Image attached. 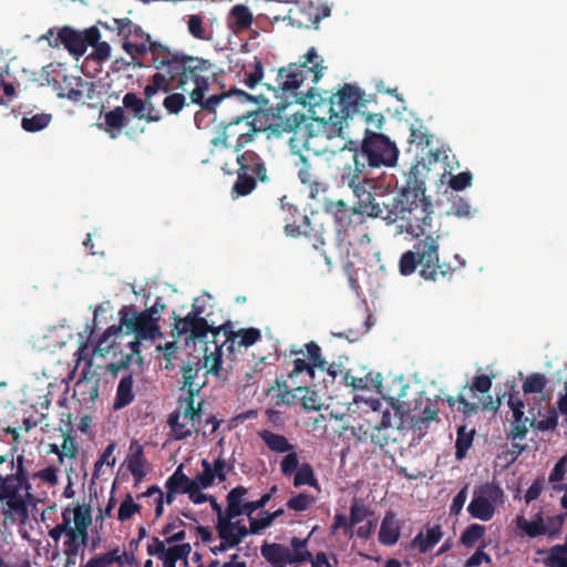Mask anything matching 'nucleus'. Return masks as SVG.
Masks as SVG:
<instances>
[{"mask_svg":"<svg viewBox=\"0 0 567 567\" xmlns=\"http://www.w3.org/2000/svg\"><path fill=\"white\" fill-rule=\"evenodd\" d=\"M150 54L155 73L150 76L143 90L144 99L134 92H127L122 101L124 110L126 109L137 120H144L147 123L159 122L163 116L154 106L153 97L159 92L181 90L189 94L192 103L200 106V111L195 114L198 127H200L199 122L204 112L215 114L214 121H216L218 105L230 94L218 93L205 97L213 68L210 61L172 49L161 42H151Z\"/></svg>","mask_w":567,"mask_h":567,"instance_id":"obj_1","label":"nucleus"},{"mask_svg":"<svg viewBox=\"0 0 567 567\" xmlns=\"http://www.w3.org/2000/svg\"><path fill=\"white\" fill-rule=\"evenodd\" d=\"M305 61L300 63H290L288 66L279 68L275 84L261 83L264 78V63L258 56H254L251 62L243 66L244 80L243 82L249 87L254 89L257 84H261L271 97L267 96L264 92L254 95L238 89H231L227 93L230 95L221 102L218 106L227 103L231 96H237L239 102H252L260 106H267L275 110L277 115H280L289 105L293 103H308L307 95L298 97L297 90L303 81L311 76V82L317 83L322 76V60L318 55L316 49L312 47L305 55Z\"/></svg>","mask_w":567,"mask_h":567,"instance_id":"obj_2","label":"nucleus"},{"mask_svg":"<svg viewBox=\"0 0 567 567\" xmlns=\"http://www.w3.org/2000/svg\"><path fill=\"white\" fill-rule=\"evenodd\" d=\"M307 99L311 106L328 101L329 118L324 122V130L329 137L341 136L348 121L354 118L367 125L364 131L378 132L385 121L383 111H389V107L379 106L377 94H365L358 85L349 83L326 99L311 87L307 92Z\"/></svg>","mask_w":567,"mask_h":567,"instance_id":"obj_3","label":"nucleus"},{"mask_svg":"<svg viewBox=\"0 0 567 567\" xmlns=\"http://www.w3.org/2000/svg\"><path fill=\"white\" fill-rule=\"evenodd\" d=\"M399 150L394 142L379 132L364 131V137L360 147L353 141H349L340 150L339 159L343 165H350L352 172H365L367 168L392 167L395 165Z\"/></svg>","mask_w":567,"mask_h":567,"instance_id":"obj_4","label":"nucleus"},{"mask_svg":"<svg viewBox=\"0 0 567 567\" xmlns=\"http://www.w3.org/2000/svg\"><path fill=\"white\" fill-rule=\"evenodd\" d=\"M413 237L415 243L412 249L403 252L399 260V271L402 276H410L419 268L423 279L436 281L454 271L450 262L440 259V234L434 231Z\"/></svg>","mask_w":567,"mask_h":567,"instance_id":"obj_5","label":"nucleus"},{"mask_svg":"<svg viewBox=\"0 0 567 567\" xmlns=\"http://www.w3.org/2000/svg\"><path fill=\"white\" fill-rule=\"evenodd\" d=\"M258 116V112L248 111L235 115L228 122L221 120L219 123L221 130L212 141L213 145L231 148L235 153L241 152L265 131L261 125H257L256 123Z\"/></svg>","mask_w":567,"mask_h":567,"instance_id":"obj_6","label":"nucleus"},{"mask_svg":"<svg viewBox=\"0 0 567 567\" xmlns=\"http://www.w3.org/2000/svg\"><path fill=\"white\" fill-rule=\"evenodd\" d=\"M328 210L333 215L338 245L365 246L371 239L363 215L343 200L331 203Z\"/></svg>","mask_w":567,"mask_h":567,"instance_id":"obj_7","label":"nucleus"},{"mask_svg":"<svg viewBox=\"0 0 567 567\" xmlns=\"http://www.w3.org/2000/svg\"><path fill=\"white\" fill-rule=\"evenodd\" d=\"M237 178L231 187L236 197L250 195L258 184H268L270 177L264 158L252 150L237 153Z\"/></svg>","mask_w":567,"mask_h":567,"instance_id":"obj_8","label":"nucleus"},{"mask_svg":"<svg viewBox=\"0 0 567 567\" xmlns=\"http://www.w3.org/2000/svg\"><path fill=\"white\" fill-rule=\"evenodd\" d=\"M313 530L306 538L292 537L290 546L292 550L282 544L267 543L261 545V556L275 567H286L292 564H302L309 561L312 554L307 549L308 542Z\"/></svg>","mask_w":567,"mask_h":567,"instance_id":"obj_9","label":"nucleus"},{"mask_svg":"<svg viewBox=\"0 0 567 567\" xmlns=\"http://www.w3.org/2000/svg\"><path fill=\"white\" fill-rule=\"evenodd\" d=\"M338 169L342 184L348 185L358 199V207L355 209L359 210L361 215L367 214L369 217H372L378 203L377 197L379 196L372 193L375 188L374 181L363 176L364 172L353 173L350 165H343L342 167H338Z\"/></svg>","mask_w":567,"mask_h":567,"instance_id":"obj_10","label":"nucleus"},{"mask_svg":"<svg viewBox=\"0 0 567 567\" xmlns=\"http://www.w3.org/2000/svg\"><path fill=\"white\" fill-rule=\"evenodd\" d=\"M17 487L1 485L0 503L4 525H24L29 519V506L34 505L35 497L32 493H20Z\"/></svg>","mask_w":567,"mask_h":567,"instance_id":"obj_11","label":"nucleus"},{"mask_svg":"<svg viewBox=\"0 0 567 567\" xmlns=\"http://www.w3.org/2000/svg\"><path fill=\"white\" fill-rule=\"evenodd\" d=\"M120 315V326L126 328V334H134V339L128 342L133 352L141 353L142 340L154 341L156 337H162L157 319L151 318L150 315L136 311L127 312L125 308L121 310Z\"/></svg>","mask_w":567,"mask_h":567,"instance_id":"obj_12","label":"nucleus"},{"mask_svg":"<svg viewBox=\"0 0 567 567\" xmlns=\"http://www.w3.org/2000/svg\"><path fill=\"white\" fill-rule=\"evenodd\" d=\"M411 198L405 206L404 218L405 229L412 236H422L431 233L433 207L425 194L419 195L409 190Z\"/></svg>","mask_w":567,"mask_h":567,"instance_id":"obj_13","label":"nucleus"},{"mask_svg":"<svg viewBox=\"0 0 567 567\" xmlns=\"http://www.w3.org/2000/svg\"><path fill=\"white\" fill-rule=\"evenodd\" d=\"M101 39L97 27L93 25L83 31L75 30L71 27H62L58 30L56 37L51 41L50 47L60 48L61 45L68 52L75 56H82L90 45L95 44Z\"/></svg>","mask_w":567,"mask_h":567,"instance_id":"obj_14","label":"nucleus"},{"mask_svg":"<svg viewBox=\"0 0 567 567\" xmlns=\"http://www.w3.org/2000/svg\"><path fill=\"white\" fill-rule=\"evenodd\" d=\"M504 492L498 484L485 483L476 487L474 496L467 506L473 518L488 522L493 518L497 505L503 503Z\"/></svg>","mask_w":567,"mask_h":567,"instance_id":"obj_15","label":"nucleus"},{"mask_svg":"<svg viewBox=\"0 0 567 567\" xmlns=\"http://www.w3.org/2000/svg\"><path fill=\"white\" fill-rule=\"evenodd\" d=\"M212 343L214 344V351L207 354L208 347L205 349L206 354L204 357V367L207 369V371L203 374V377H206L207 373H212L217 378H220L223 362L221 358L224 354L223 350L226 348V351L229 354H234L235 347L237 344V339L235 336H233L230 322H227L226 324H223L213 331Z\"/></svg>","mask_w":567,"mask_h":567,"instance_id":"obj_16","label":"nucleus"},{"mask_svg":"<svg viewBox=\"0 0 567 567\" xmlns=\"http://www.w3.org/2000/svg\"><path fill=\"white\" fill-rule=\"evenodd\" d=\"M373 212V218H381L388 224H394L404 218L405 206L411 198L409 190H402L398 195L382 194Z\"/></svg>","mask_w":567,"mask_h":567,"instance_id":"obj_17","label":"nucleus"},{"mask_svg":"<svg viewBox=\"0 0 567 567\" xmlns=\"http://www.w3.org/2000/svg\"><path fill=\"white\" fill-rule=\"evenodd\" d=\"M285 230L290 236H305L311 243L315 249H320L326 245V230L323 225L319 223L316 218H310L306 215L300 216V223L296 219L289 221L286 218Z\"/></svg>","mask_w":567,"mask_h":567,"instance_id":"obj_18","label":"nucleus"},{"mask_svg":"<svg viewBox=\"0 0 567 567\" xmlns=\"http://www.w3.org/2000/svg\"><path fill=\"white\" fill-rule=\"evenodd\" d=\"M248 494V489L238 485L234 487L227 494V507H228V517L236 518L241 514H246L247 516L252 515L257 509L264 508L268 502L271 499V494H264L259 499L243 503L244 497Z\"/></svg>","mask_w":567,"mask_h":567,"instance_id":"obj_19","label":"nucleus"},{"mask_svg":"<svg viewBox=\"0 0 567 567\" xmlns=\"http://www.w3.org/2000/svg\"><path fill=\"white\" fill-rule=\"evenodd\" d=\"M370 515H372V511L365 506L361 499L353 498L350 505L349 517L340 513L334 515L333 524L331 525V534L337 533L338 529H342L344 536L352 538L354 536L353 527L362 523Z\"/></svg>","mask_w":567,"mask_h":567,"instance_id":"obj_20","label":"nucleus"},{"mask_svg":"<svg viewBox=\"0 0 567 567\" xmlns=\"http://www.w3.org/2000/svg\"><path fill=\"white\" fill-rule=\"evenodd\" d=\"M214 330H216V328L208 324L206 319L181 318L179 316H174L172 336L177 339L186 336V340L205 341L209 333L213 336Z\"/></svg>","mask_w":567,"mask_h":567,"instance_id":"obj_21","label":"nucleus"},{"mask_svg":"<svg viewBox=\"0 0 567 567\" xmlns=\"http://www.w3.org/2000/svg\"><path fill=\"white\" fill-rule=\"evenodd\" d=\"M100 379L92 371V364L89 362L81 371L80 378L74 383L73 398L81 404L90 405L99 396Z\"/></svg>","mask_w":567,"mask_h":567,"instance_id":"obj_22","label":"nucleus"},{"mask_svg":"<svg viewBox=\"0 0 567 567\" xmlns=\"http://www.w3.org/2000/svg\"><path fill=\"white\" fill-rule=\"evenodd\" d=\"M508 406L513 413V421L508 437L512 440H524L528 432L527 425L530 426V417H527L524 414V401L511 393L508 398Z\"/></svg>","mask_w":567,"mask_h":567,"instance_id":"obj_23","label":"nucleus"},{"mask_svg":"<svg viewBox=\"0 0 567 567\" xmlns=\"http://www.w3.org/2000/svg\"><path fill=\"white\" fill-rule=\"evenodd\" d=\"M443 535L442 526L435 524L427 527L425 533L419 532L410 542V548L416 549L419 554H426L441 542Z\"/></svg>","mask_w":567,"mask_h":567,"instance_id":"obj_24","label":"nucleus"},{"mask_svg":"<svg viewBox=\"0 0 567 567\" xmlns=\"http://www.w3.org/2000/svg\"><path fill=\"white\" fill-rule=\"evenodd\" d=\"M401 536V523L392 511H388L381 522L378 534L379 542L384 546H394Z\"/></svg>","mask_w":567,"mask_h":567,"instance_id":"obj_25","label":"nucleus"},{"mask_svg":"<svg viewBox=\"0 0 567 567\" xmlns=\"http://www.w3.org/2000/svg\"><path fill=\"white\" fill-rule=\"evenodd\" d=\"M430 172L429 165L424 158L416 161L411 167L406 175V184L403 190H411L419 193V195L425 194V177Z\"/></svg>","mask_w":567,"mask_h":567,"instance_id":"obj_26","label":"nucleus"},{"mask_svg":"<svg viewBox=\"0 0 567 567\" xmlns=\"http://www.w3.org/2000/svg\"><path fill=\"white\" fill-rule=\"evenodd\" d=\"M74 528L70 533H74L80 544L86 546L89 539L87 528L92 524L91 507L89 505H76L73 508Z\"/></svg>","mask_w":567,"mask_h":567,"instance_id":"obj_27","label":"nucleus"},{"mask_svg":"<svg viewBox=\"0 0 567 567\" xmlns=\"http://www.w3.org/2000/svg\"><path fill=\"white\" fill-rule=\"evenodd\" d=\"M130 452L131 453L126 460L127 468L135 481L141 482L146 475V472L144 471L146 464L144 449L136 440H133L130 445Z\"/></svg>","mask_w":567,"mask_h":567,"instance_id":"obj_28","label":"nucleus"},{"mask_svg":"<svg viewBox=\"0 0 567 567\" xmlns=\"http://www.w3.org/2000/svg\"><path fill=\"white\" fill-rule=\"evenodd\" d=\"M24 457L23 455H19L17 457L16 464V473L3 476L4 482L2 485L17 487V489L22 492H28V496L32 493V485L30 480L31 474L27 472L23 466Z\"/></svg>","mask_w":567,"mask_h":567,"instance_id":"obj_29","label":"nucleus"},{"mask_svg":"<svg viewBox=\"0 0 567 567\" xmlns=\"http://www.w3.org/2000/svg\"><path fill=\"white\" fill-rule=\"evenodd\" d=\"M133 375L131 373L125 374L118 382L116 389V395L114 399L113 408L115 410H121L127 405H130L135 398V393L133 390Z\"/></svg>","mask_w":567,"mask_h":567,"instance_id":"obj_30","label":"nucleus"},{"mask_svg":"<svg viewBox=\"0 0 567 567\" xmlns=\"http://www.w3.org/2000/svg\"><path fill=\"white\" fill-rule=\"evenodd\" d=\"M258 436L271 452L284 454L295 450V445L282 434L261 430L258 432Z\"/></svg>","mask_w":567,"mask_h":567,"instance_id":"obj_31","label":"nucleus"},{"mask_svg":"<svg viewBox=\"0 0 567 567\" xmlns=\"http://www.w3.org/2000/svg\"><path fill=\"white\" fill-rule=\"evenodd\" d=\"M475 429H467L466 425H460L456 430L455 458L461 461L466 457L468 450L473 445Z\"/></svg>","mask_w":567,"mask_h":567,"instance_id":"obj_32","label":"nucleus"},{"mask_svg":"<svg viewBox=\"0 0 567 567\" xmlns=\"http://www.w3.org/2000/svg\"><path fill=\"white\" fill-rule=\"evenodd\" d=\"M204 364L199 363L192 365L187 364L182 368L183 379H184V388L187 389L188 394L190 396H196L200 389L205 385V381L196 382L195 380L198 378L199 372L203 370Z\"/></svg>","mask_w":567,"mask_h":567,"instance_id":"obj_33","label":"nucleus"},{"mask_svg":"<svg viewBox=\"0 0 567 567\" xmlns=\"http://www.w3.org/2000/svg\"><path fill=\"white\" fill-rule=\"evenodd\" d=\"M190 551L192 546L188 543L174 545L167 548L159 560L163 561L164 567H176V561L183 559L186 566Z\"/></svg>","mask_w":567,"mask_h":567,"instance_id":"obj_34","label":"nucleus"},{"mask_svg":"<svg viewBox=\"0 0 567 567\" xmlns=\"http://www.w3.org/2000/svg\"><path fill=\"white\" fill-rule=\"evenodd\" d=\"M516 527L532 538L545 535L544 517L540 512L536 514L535 519L533 520H527L523 515L517 516Z\"/></svg>","mask_w":567,"mask_h":567,"instance_id":"obj_35","label":"nucleus"},{"mask_svg":"<svg viewBox=\"0 0 567 567\" xmlns=\"http://www.w3.org/2000/svg\"><path fill=\"white\" fill-rule=\"evenodd\" d=\"M277 384V396H276V405H296L300 404V396L302 393H299V386L295 389H290L287 381L276 380Z\"/></svg>","mask_w":567,"mask_h":567,"instance_id":"obj_36","label":"nucleus"},{"mask_svg":"<svg viewBox=\"0 0 567 567\" xmlns=\"http://www.w3.org/2000/svg\"><path fill=\"white\" fill-rule=\"evenodd\" d=\"M122 332L121 326H111L107 328L102 336L99 338L94 353H99L101 357L110 353L111 350L115 347L114 339Z\"/></svg>","mask_w":567,"mask_h":567,"instance_id":"obj_37","label":"nucleus"},{"mask_svg":"<svg viewBox=\"0 0 567 567\" xmlns=\"http://www.w3.org/2000/svg\"><path fill=\"white\" fill-rule=\"evenodd\" d=\"M234 518L228 517V507L226 508V519L225 522L217 523V532L218 536L221 540L226 543V545L230 547H237L239 545V539L236 537L235 526L239 524V522H233Z\"/></svg>","mask_w":567,"mask_h":567,"instance_id":"obj_38","label":"nucleus"},{"mask_svg":"<svg viewBox=\"0 0 567 567\" xmlns=\"http://www.w3.org/2000/svg\"><path fill=\"white\" fill-rule=\"evenodd\" d=\"M168 424L176 440L187 439L193 434V432L198 431L196 424L192 423L189 426L187 421L181 422V414L178 412L169 414Z\"/></svg>","mask_w":567,"mask_h":567,"instance_id":"obj_39","label":"nucleus"},{"mask_svg":"<svg viewBox=\"0 0 567 567\" xmlns=\"http://www.w3.org/2000/svg\"><path fill=\"white\" fill-rule=\"evenodd\" d=\"M300 167L298 169V177L303 185H308L311 189L318 190L319 182L316 168L312 163L305 156H300Z\"/></svg>","mask_w":567,"mask_h":567,"instance_id":"obj_40","label":"nucleus"},{"mask_svg":"<svg viewBox=\"0 0 567 567\" xmlns=\"http://www.w3.org/2000/svg\"><path fill=\"white\" fill-rule=\"evenodd\" d=\"M165 486L174 487L177 493L187 494L195 485L192 480L183 472V465H179L167 478Z\"/></svg>","mask_w":567,"mask_h":567,"instance_id":"obj_41","label":"nucleus"},{"mask_svg":"<svg viewBox=\"0 0 567 567\" xmlns=\"http://www.w3.org/2000/svg\"><path fill=\"white\" fill-rule=\"evenodd\" d=\"M309 485L311 487L319 488L318 480L315 475L313 467L310 463H301L300 467L293 474V486L300 487Z\"/></svg>","mask_w":567,"mask_h":567,"instance_id":"obj_42","label":"nucleus"},{"mask_svg":"<svg viewBox=\"0 0 567 567\" xmlns=\"http://www.w3.org/2000/svg\"><path fill=\"white\" fill-rule=\"evenodd\" d=\"M178 90H172L165 93L166 96L163 100V107L171 115H177L186 105L185 91L177 92Z\"/></svg>","mask_w":567,"mask_h":567,"instance_id":"obj_43","label":"nucleus"},{"mask_svg":"<svg viewBox=\"0 0 567 567\" xmlns=\"http://www.w3.org/2000/svg\"><path fill=\"white\" fill-rule=\"evenodd\" d=\"M231 24L238 30L248 29L252 23V14L248 7L236 4L230 10Z\"/></svg>","mask_w":567,"mask_h":567,"instance_id":"obj_44","label":"nucleus"},{"mask_svg":"<svg viewBox=\"0 0 567 567\" xmlns=\"http://www.w3.org/2000/svg\"><path fill=\"white\" fill-rule=\"evenodd\" d=\"M51 120V114L38 113L30 117L23 116L21 120V126L27 132L35 133L45 128L50 124Z\"/></svg>","mask_w":567,"mask_h":567,"instance_id":"obj_45","label":"nucleus"},{"mask_svg":"<svg viewBox=\"0 0 567 567\" xmlns=\"http://www.w3.org/2000/svg\"><path fill=\"white\" fill-rule=\"evenodd\" d=\"M544 564L548 567H567V537L564 545H555L548 550Z\"/></svg>","mask_w":567,"mask_h":567,"instance_id":"obj_46","label":"nucleus"},{"mask_svg":"<svg viewBox=\"0 0 567 567\" xmlns=\"http://www.w3.org/2000/svg\"><path fill=\"white\" fill-rule=\"evenodd\" d=\"M486 528L480 524L467 526L461 534L460 542L466 548H473L485 535Z\"/></svg>","mask_w":567,"mask_h":567,"instance_id":"obj_47","label":"nucleus"},{"mask_svg":"<svg viewBox=\"0 0 567 567\" xmlns=\"http://www.w3.org/2000/svg\"><path fill=\"white\" fill-rule=\"evenodd\" d=\"M344 380L346 383L351 385L354 390H368L381 384L380 374H377L375 378H372L371 372L360 378L352 377L350 373H347Z\"/></svg>","mask_w":567,"mask_h":567,"instance_id":"obj_48","label":"nucleus"},{"mask_svg":"<svg viewBox=\"0 0 567 567\" xmlns=\"http://www.w3.org/2000/svg\"><path fill=\"white\" fill-rule=\"evenodd\" d=\"M389 439V431L371 420L369 425L368 442H370L375 447L383 449L385 445H388Z\"/></svg>","mask_w":567,"mask_h":567,"instance_id":"obj_49","label":"nucleus"},{"mask_svg":"<svg viewBox=\"0 0 567 567\" xmlns=\"http://www.w3.org/2000/svg\"><path fill=\"white\" fill-rule=\"evenodd\" d=\"M299 393H302L300 396V405L306 411L320 410L322 402L316 391L311 390L309 386H299Z\"/></svg>","mask_w":567,"mask_h":567,"instance_id":"obj_50","label":"nucleus"},{"mask_svg":"<svg viewBox=\"0 0 567 567\" xmlns=\"http://www.w3.org/2000/svg\"><path fill=\"white\" fill-rule=\"evenodd\" d=\"M187 29L189 34L198 40H209V33L204 27V19L199 14H190L187 19Z\"/></svg>","mask_w":567,"mask_h":567,"instance_id":"obj_51","label":"nucleus"},{"mask_svg":"<svg viewBox=\"0 0 567 567\" xmlns=\"http://www.w3.org/2000/svg\"><path fill=\"white\" fill-rule=\"evenodd\" d=\"M446 402L450 408H453L455 403H458V411L462 412L464 415H472L476 413L480 409V400L475 402H468L465 399L463 392H461L457 396H447Z\"/></svg>","mask_w":567,"mask_h":567,"instance_id":"obj_52","label":"nucleus"},{"mask_svg":"<svg viewBox=\"0 0 567 567\" xmlns=\"http://www.w3.org/2000/svg\"><path fill=\"white\" fill-rule=\"evenodd\" d=\"M233 336L237 339L238 347L248 348L261 339V332L257 328L240 329L233 331Z\"/></svg>","mask_w":567,"mask_h":567,"instance_id":"obj_53","label":"nucleus"},{"mask_svg":"<svg viewBox=\"0 0 567 567\" xmlns=\"http://www.w3.org/2000/svg\"><path fill=\"white\" fill-rule=\"evenodd\" d=\"M547 385V379L542 373H532L523 382V391L526 394L542 393Z\"/></svg>","mask_w":567,"mask_h":567,"instance_id":"obj_54","label":"nucleus"},{"mask_svg":"<svg viewBox=\"0 0 567 567\" xmlns=\"http://www.w3.org/2000/svg\"><path fill=\"white\" fill-rule=\"evenodd\" d=\"M125 111L123 106H116L114 110L105 113L104 121L106 131L117 130L120 131L125 126Z\"/></svg>","mask_w":567,"mask_h":567,"instance_id":"obj_55","label":"nucleus"},{"mask_svg":"<svg viewBox=\"0 0 567 567\" xmlns=\"http://www.w3.org/2000/svg\"><path fill=\"white\" fill-rule=\"evenodd\" d=\"M316 503L315 496L307 493H299L287 501V507L290 511L303 512Z\"/></svg>","mask_w":567,"mask_h":567,"instance_id":"obj_56","label":"nucleus"},{"mask_svg":"<svg viewBox=\"0 0 567 567\" xmlns=\"http://www.w3.org/2000/svg\"><path fill=\"white\" fill-rule=\"evenodd\" d=\"M142 509V506L134 502L131 494H127L124 501L121 503L118 512H117V519L120 522H125L132 518V516L136 513H140Z\"/></svg>","mask_w":567,"mask_h":567,"instance_id":"obj_57","label":"nucleus"},{"mask_svg":"<svg viewBox=\"0 0 567 567\" xmlns=\"http://www.w3.org/2000/svg\"><path fill=\"white\" fill-rule=\"evenodd\" d=\"M115 447H116V443L114 441H112L105 447V450L102 452V454L99 456L97 461L94 464V471H93V477L94 478H99L101 476V470H102L104 464H107L111 467L115 465V462H116L115 457H113L110 461V457L114 453Z\"/></svg>","mask_w":567,"mask_h":567,"instance_id":"obj_58","label":"nucleus"},{"mask_svg":"<svg viewBox=\"0 0 567 567\" xmlns=\"http://www.w3.org/2000/svg\"><path fill=\"white\" fill-rule=\"evenodd\" d=\"M299 457L295 450L286 452V455L280 461V472L284 476L289 477L293 475L300 467Z\"/></svg>","mask_w":567,"mask_h":567,"instance_id":"obj_59","label":"nucleus"},{"mask_svg":"<svg viewBox=\"0 0 567 567\" xmlns=\"http://www.w3.org/2000/svg\"><path fill=\"white\" fill-rule=\"evenodd\" d=\"M567 519V513H561L544 520L545 535L555 537L560 534L561 528Z\"/></svg>","mask_w":567,"mask_h":567,"instance_id":"obj_60","label":"nucleus"},{"mask_svg":"<svg viewBox=\"0 0 567 567\" xmlns=\"http://www.w3.org/2000/svg\"><path fill=\"white\" fill-rule=\"evenodd\" d=\"M194 398L195 396H190V394H188V396L185 399V406L183 408L181 417L187 422L196 424L200 422L202 403H199L198 408H195Z\"/></svg>","mask_w":567,"mask_h":567,"instance_id":"obj_61","label":"nucleus"},{"mask_svg":"<svg viewBox=\"0 0 567 567\" xmlns=\"http://www.w3.org/2000/svg\"><path fill=\"white\" fill-rule=\"evenodd\" d=\"M439 409L427 403L424 409L422 410L419 417H415L413 420V427L422 430L423 425H427L430 422L435 421L437 419Z\"/></svg>","mask_w":567,"mask_h":567,"instance_id":"obj_62","label":"nucleus"},{"mask_svg":"<svg viewBox=\"0 0 567 567\" xmlns=\"http://www.w3.org/2000/svg\"><path fill=\"white\" fill-rule=\"evenodd\" d=\"M203 471L198 473L192 482L203 488H208L214 484L215 477L210 470V463L207 460H202Z\"/></svg>","mask_w":567,"mask_h":567,"instance_id":"obj_63","label":"nucleus"},{"mask_svg":"<svg viewBox=\"0 0 567 567\" xmlns=\"http://www.w3.org/2000/svg\"><path fill=\"white\" fill-rule=\"evenodd\" d=\"M305 348L307 351V357L310 360L312 367L318 368L320 370H324L327 362L321 357L320 347L315 341H310L305 346Z\"/></svg>","mask_w":567,"mask_h":567,"instance_id":"obj_64","label":"nucleus"}]
</instances>
